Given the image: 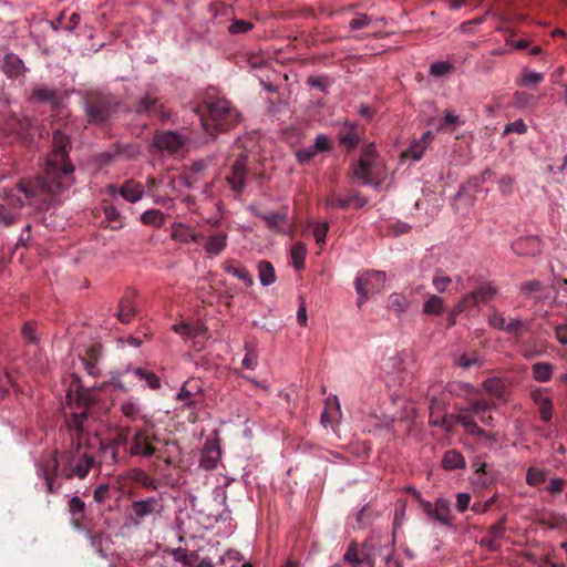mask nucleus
<instances>
[{
    "instance_id": "obj_7",
    "label": "nucleus",
    "mask_w": 567,
    "mask_h": 567,
    "mask_svg": "<svg viewBox=\"0 0 567 567\" xmlns=\"http://www.w3.org/2000/svg\"><path fill=\"white\" fill-rule=\"evenodd\" d=\"M203 386L198 380L189 379L183 383L176 393V400L187 409H194L203 398Z\"/></svg>"
},
{
    "instance_id": "obj_32",
    "label": "nucleus",
    "mask_w": 567,
    "mask_h": 567,
    "mask_svg": "<svg viewBox=\"0 0 567 567\" xmlns=\"http://www.w3.org/2000/svg\"><path fill=\"white\" fill-rule=\"evenodd\" d=\"M410 306V302L408 298L399 292H393L389 296L388 299V307L392 311H395L398 313H403L408 310Z\"/></svg>"
},
{
    "instance_id": "obj_47",
    "label": "nucleus",
    "mask_w": 567,
    "mask_h": 567,
    "mask_svg": "<svg viewBox=\"0 0 567 567\" xmlns=\"http://www.w3.org/2000/svg\"><path fill=\"white\" fill-rule=\"evenodd\" d=\"M543 79H544L543 73L529 71V72H525L523 74L520 83H522V85H525V86H532V85H537L538 83H540L543 81Z\"/></svg>"
},
{
    "instance_id": "obj_44",
    "label": "nucleus",
    "mask_w": 567,
    "mask_h": 567,
    "mask_svg": "<svg viewBox=\"0 0 567 567\" xmlns=\"http://www.w3.org/2000/svg\"><path fill=\"white\" fill-rule=\"evenodd\" d=\"M329 230L328 223H317L313 225V237L320 246L326 244L327 233Z\"/></svg>"
},
{
    "instance_id": "obj_12",
    "label": "nucleus",
    "mask_w": 567,
    "mask_h": 567,
    "mask_svg": "<svg viewBox=\"0 0 567 567\" xmlns=\"http://www.w3.org/2000/svg\"><path fill=\"white\" fill-rule=\"evenodd\" d=\"M512 248L520 256H537L542 251V241L537 236L520 237L512 244Z\"/></svg>"
},
{
    "instance_id": "obj_53",
    "label": "nucleus",
    "mask_w": 567,
    "mask_h": 567,
    "mask_svg": "<svg viewBox=\"0 0 567 567\" xmlns=\"http://www.w3.org/2000/svg\"><path fill=\"white\" fill-rule=\"evenodd\" d=\"M355 198L350 197L347 199L338 198L336 196H331L327 199V206L332 208H347Z\"/></svg>"
},
{
    "instance_id": "obj_25",
    "label": "nucleus",
    "mask_w": 567,
    "mask_h": 567,
    "mask_svg": "<svg viewBox=\"0 0 567 567\" xmlns=\"http://www.w3.org/2000/svg\"><path fill=\"white\" fill-rule=\"evenodd\" d=\"M258 278H259L260 284L265 287L275 284V281L277 279L276 274H275V268L269 261H267V260L259 261Z\"/></svg>"
},
{
    "instance_id": "obj_55",
    "label": "nucleus",
    "mask_w": 567,
    "mask_h": 567,
    "mask_svg": "<svg viewBox=\"0 0 567 567\" xmlns=\"http://www.w3.org/2000/svg\"><path fill=\"white\" fill-rule=\"evenodd\" d=\"M344 560L351 564H361L364 560L360 559L358 556L357 545L354 543L350 544L344 554Z\"/></svg>"
},
{
    "instance_id": "obj_42",
    "label": "nucleus",
    "mask_w": 567,
    "mask_h": 567,
    "mask_svg": "<svg viewBox=\"0 0 567 567\" xmlns=\"http://www.w3.org/2000/svg\"><path fill=\"white\" fill-rule=\"evenodd\" d=\"M135 313L134 307L130 301H122L120 303V310L117 312V318L121 322L127 323L131 321Z\"/></svg>"
},
{
    "instance_id": "obj_51",
    "label": "nucleus",
    "mask_w": 567,
    "mask_h": 567,
    "mask_svg": "<svg viewBox=\"0 0 567 567\" xmlns=\"http://www.w3.org/2000/svg\"><path fill=\"white\" fill-rule=\"evenodd\" d=\"M511 132H515L518 134H524L527 132V125L523 120H517L512 123H508L504 128V134H508Z\"/></svg>"
},
{
    "instance_id": "obj_64",
    "label": "nucleus",
    "mask_w": 567,
    "mask_h": 567,
    "mask_svg": "<svg viewBox=\"0 0 567 567\" xmlns=\"http://www.w3.org/2000/svg\"><path fill=\"white\" fill-rule=\"evenodd\" d=\"M241 364L249 370H254L257 367V354L252 351L247 352L241 361Z\"/></svg>"
},
{
    "instance_id": "obj_40",
    "label": "nucleus",
    "mask_w": 567,
    "mask_h": 567,
    "mask_svg": "<svg viewBox=\"0 0 567 567\" xmlns=\"http://www.w3.org/2000/svg\"><path fill=\"white\" fill-rule=\"evenodd\" d=\"M17 218V210H12L4 204H0V227H8Z\"/></svg>"
},
{
    "instance_id": "obj_35",
    "label": "nucleus",
    "mask_w": 567,
    "mask_h": 567,
    "mask_svg": "<svg viewBox=\"0 0 567 567\" xmlns=\"http://www.w3.org/2000/svg\"><path fill=\"white\" fill-rule=\"evenodd\" d=\"M141 220L146 225L162 226L165 221L164 214L158 209H150L142 214Z\"/></svg>"
},
{
    "instance_id": "obj_45",
    "label": "nucleus",
    "mask_w": 567,
    "mask_h": 567,
    "mask_svg": "<svg viewBox=\"0 0 567 567\" xmlns=\"http://www.w3.org/2000/svg\"><path fill=\"white\" fill-rule=\"evenodd\" d=\"M206 454H210V456H204L200 461V464L205 468H214L220 458L219 450L218 449H209V450H206Z\"/></svg>"
},
{
    "instance_id": "obj_48",
    "label": "nucleus",
    "mask_w": 567,
    "mask_h": 567,
    "mask_svg": "<svg viewBox=\"0 0 567 567\" xmlns=\"http://www.w3.org/2000/svg\"><path fill=\"white\" fill-rule=\"evenodd\" d=\"M370 18L364 13H357L355 17L349 22V28L353 31L360 30L369 25Z\"/></svg>"
},
{
    "instance_id": "obj_27",
    "label": "nucleus",
    "mask_w": 567,
    "mask_h": 567,
    "mask_svg": "<svg viewBox=\"0 0 567 567\" xmlns=\"http://www.w3.org/2000/svg\"><path fill=\"white\" fill-rule=\"evenodd\" d=\"M553 372L554 367L548 362H538L532 367L533 378L542 383L548 382L553 377Z\"/></svg>"
},
{
    "instance_id": "obj_56",
    "label": "nucleus",
    "mask_w": 567,
    "mask_h": 567,
    "mask_svg": "<svg viewBox=\"0 0 567 567\" xmlns=\"http://www.w3.org/2000/svg\"><path fill=\"white\" fill-rule=\"evenodd\" d=\"M471 503V496L467 493H458L456 495V508L460 513H464Z\"/></svg>"
},
{
    "instance_id": "obj_23",
    "label": "nucleus",
    "mask_w": 567,
    "mask_h": 567,
    "mask_svg": "<svg viewBox=\"0 0 567 567\" xmlns=\"http://www.w3.org/2000/svg\"><path fill=\"white\" fill-rule=\"evenodd\" d=\"M327 409L321 414V423L326 426L332 420L341 417V405L339 399L334 395L333 398H329L327 400Z\"/></svg>"
},
{
    "instance_id": "obj_34",
    "label": "nucleus",
    "mask_w": 567,
    "mask_h": 567,
    "mask_svg": "<svg viewBox=\"0 0 567 567\" xmlns=\"http://www.w3.org/2000/svg\"><path fill=\"white\" fill-rule=\"evenodd\" d=\"M133 373L135 379L144 380L151 389L157 390L161 388V380L154 372L136 368L133 370Z\"/></svg>"
},
{
    "instance_id": "obj_33",
    "label": "nucleus",
    "mask_w": 567,
    "mask_h": 567,
    "mask_svg": "<svg viewBox=\"0 0 567 567\" xmlns=\"http://www.w3.org/2000/svg\"><path fill=\"white\" fill-rule=\"evenodd\" d=\"M444 300L437 295H431L423 305L425 315L440 316L443 312Z\"/></svg>"
},
{
    "instance_id": "obj_57",
    "label": "nucleus",
    "mask_w": 567,
    "mask_h": 567,
    "mask_svg": "<svg viewBox=\"0 0 567 567\" xmlns=\"http://www.w3.org/2000/svg\"><path fill=\"white\" fill-rule=\"evenodd\" d=\"M542 289V282L539 280H530L522 284L520 291L525 295L537 292Z\"/></svg>"
},
{
    "instance_id": "obj_2",
    "label": "nucleus",
    "mask_w": 567,
    "mask_h": 567,
    "mask_svg": "<svg viewBox=\"0 0 567 567\" xmlns=\"http://www.w3.org/2000/svg\"><path fill=\"white\" fill-rule=\"evenodd\" d=\"M494 409V404L489 403L487 400H475L471 402L468 408L455 409L453 414V419L460 423L464 430L471 435H483L485 437V442L488 444H493L497 441L495 434H485L484 431L477 425L472 414L478 416L480 421L486 426H493V416L485 415L486 411Z\"/></svg>"
},
{
    "instance_id": "obj_6",
    "label": "nucleus",
    "mask_w": 567,
    "mask_h": 567,
    "mask_svg": "<svg viewBox=\"0 0 567 567\" xmlns=\"http://www.w3.org/2000/svg\"><path fill=\"white\" fill-rule=\"evenodd\" d=\"M408 355L400 353L395 350L389 351L379 360L378 368L380 373L391 380L395 381L405 370V361Z\"/></svg>"
},
{
    "instance_id": "obj_49",
    "label": "nucleus",
    "mask_w": 567,
    "mask_h": 567,
    "mask_svg": "<svg viewBox=\"0 0 567 567\" xmlns=\"http://www.w3.org/2000/svg\"><path fill=\"white\" fill-rule=\"evenodd\" d=\"M488 323L491 327H493L495 329L505 330L507 322H506L505 318L503 317V315H501L497 311H494L488 316Z\"/></svg>"
},
{
    "instance_id": "obj_29",
    "label": "nucleus",
    "mask_w": 567,
    "mask_h": 567,
    "mask_svg": "<svg viewBox=\"0 0 567 567\" xmlns=\"http://www.w3.org/2000/svg\"><path fill=\"white\" fill-rule=\"evenodd\" d=\"M123 415L131 420H137L138 417L145 419L143 415V406L138 400H128L121 405Z\"/></svg>"
},
{
    "instance_id": "obj_24",
    "label": "nucleus",
    "mask_w": 567,
    "mask_h": 567,
    "mask_svg": "<svg viewBox=\"0 0 567 567\" xmlns=\"http://www.w3.org/2000/svg\"><path fill=\"white\" fill-rule=\"evenodd\" d=\"M484 390L494 398L505 399L506 388L504 382L496 377L488 378L483 382Z\"/></svg>"
},
{
    "instance_id": "obj_60",
    "label": "nucleus",
    "mask_w": 567,
    "mask_h": 567,
    "mask_svg": "<svg viewBox=\"0 0 567 567\" xmlns=\"http://www.w3.org/2000/svg\"><path fill=\"white\" fill-rule=\"evenodd\" d=\"M250 29H251V23L244 21V20L236 21V22L231 23L228 28L230 33L247 32Z\"/></svg>"
},
{
    "instance_id": "obj_62",
    "label": "nucleus",
    "mask_w": 567,
    "mask_h": 567,
    "mask_svg": "<svg viewBox=\"0 0 567 567\" xmlns=\"http://www.w3.org/2000/svg\"><path fill=\"white\" fill-rule=\"evenodd\" d=\"M464 305L463 300L461 299L451 310L449 316V326L453 327L456 323V318L460 313L464 312Z\"/></svg>"
},
{
    "instance_id": "obj_63",
    "label": "nucleus",
    "mask_w": 567,
    "mask_h": 567,
    "mask_svg": "<svg viewBox=\"0 0 567 567\" xmlns=\"http://www.w3.org/2000/svg\"><path fill=\"white\" fill-rule=\"evenodd\" d=\"M340 142L348 147H354L359 142V137L353 131H350L340 137Z\"/></svg>"
},
{
    "instance_id": "obj_10",
    "label": "nucleus",
    "mask_w": 567,
    "mask_h": 567,
    "mask_svg": "<svg viewBox=\"0 0 567 567\" xmlns=\"http://www.w3.org/2000/svg\"><path fill=\"white\" fill-rule=\"evenodd\" d=\"M256 215L262 218L267 227L270 228L271 230L280 234H287L290 236L293 234V224L291 220H289L287 214H260L256 212Z\"/></svg>"
},
{
    "instance_id": "obj_59",
    "label": "nucleus",
    "mask_w": 567,
    "mask_h": 567,
    "mask_svg": "<svg viewBox=\"0 0 567 567\" xmlns=\"http://www.w3.org/2000/svg\"><path fill=\"white\" fill-rule=\"evenodd\" d=\"M312 147L316 148L317 153L328 151L330 147L328 137L324 134L318 135Z\"/></svg>"
},
{
    "instance_id": "obj_17",
    "label": "nucleus",
    "mask_w": 567,
    "mask_h": 567,
    "mask_svg": "<svg viewBox=\"0 0 567 567\" xmlns=\"http://www.w3.org/2000/svg\"><path fill=\"white\" fill-rule=\"evenodd\" d=\"M496 295V289L492 287L491 285H483L476 290L465 295L461 299L463 300V303H466L467 301H473L474 306H480L481 303H486L489 300L494 298Z\"/></svg>"
},
{
    "instance_id": "obj_18",
    "label": "nucleus",
    "mask_w": 567,
    "mask_h": 567,
    "mask_svg": "<svg viewBox=\"0 0 567 567\" xmlns=\"http://www.w3.org/2000/svg\"><path fill=\"white\" fill-rule=\"evenodd\" d=\"M532 398L539 408L542 420L548 422L551 419L553 410V402L550 398L542 389L533 390Z\"/></svg>"
},
{
    "instance_id": "obj_8",
    "label": "nucleus",
    "mask_w": 567,
    "mask_h": 567,
    "mask_svg": "<svg viewBox=\"0 0 567 567\" xmlns=\"http://www.w3.org/2000/svg\"><path fill=\"white\" fill-rule=\"evenodd\" d=\"M386 276L383 271H368L362 277L357 278L355 280V290L359 296L358 303L361 306L368 299L369 289L368 286L373 282L377 285L375 290L379 291L385 285Z\"/></svg>"
},
{
    "instance_id": "obj_21",
    "label": "nucleus",
    "mask_w": 567,
    "mask_h": 567,
    "mask_svg": "<svg viewBox=\"0 0 567 567\" xmlns=\"http://www.w3.org/2000/svg\"><path fill=\"white\" fill-rule=\"evenodd\" d=\"M228 236L225 233H219L209 236L207 243L204 246L206 254L209 256L220 255L227 247Z\"/></svg>"
},
{
    "instance_id": "obj_38",
    "label": "nucleus",
    "mask_w": 567,
    "mask_h": 567,
    "mask_svg": "<svg viewBox=\"0 0 567 567\" xmlns=\"http://www.w3.org/2000/svg\"><path fill=\"white\" fill-rule=\"evenodd\" d=\"M172 556L175 563L181 567H189L193 564V555L184 548H176L172 550Z\"/></svg>"
},
{
    "instance_id": "obj_20",
    "label": "nucleus",
    "mask_w": 567,
    "mask_h": 567,
    "mask_svg": "<svg viewBox=\"0 0 567 567\" xmlns=\"http://www.w3.org/2000/svg\"><path fill=\"white\" fill-rule=\"evenodd\" d=\"M118 194L127 202L135 203L142 199L144 189L141 183L127 181L118 188Z\"/></svg>"
},
{
    "instance_id": "obj_5",
    "label": "nucleus",
    "mask_w": 567,
    "mask_h": 567,
    "mask_svg": "<svg viewBox=\"0 0 567 567\" xmlns=\"http://www.w3.org/2000/svg\"><path fill=\"white\" fill-rule=\"evenodd\" d=\"M207 111L208 116L202 118V124L206 132H210V126H213L210 121L217 130L224 131L228 130L237 117V114L230 110L228 102L225 100L210 103Z\"/></svg>"
},
{
    "instance_id": "obj_26",
    "label": "nucleus",
    "mask_w": 567,
    "mask_h": 567,
    "mask_svg": "<svg viewBox=\"0 0 567 567\" xmlns=\"http://www.w3.org/2000/svg\"><path fill=\"white\" fill-rule=\"evenodd\" d=\"M450 503L445 498H439L435 502V508L432 512L433 517L443 525H450L451 524V517H450Z\"/></svg>"
},
{
    "instance_id": "obj_37",
    "label": "nucleus",
    "mask_w": 567,
    "mask_h": 567,
    "mask_svg": "<svg viewBox=\"0 0 567 567\" xmlns=\"http://www.w3.org/2000/svg\"><path fill=\"white\" fill-rule=\"evenodd\" d=\"M456 363H457V365H460L463 369H470L471 367H474V365L481 367L482 360L478 357V354H476V353H473L471 355H468L466 353H462V354L457 355Z\"/></svg>"
},
{
    "instance_id": "obj_39",
    "label": "nucleus",
    "mask_w": 567,
    "mask_h": 567,
    "mask_svg": "<svg viewBox=\"0 0 567 567\" xmlns=\"http://www.w3.org/2000/svg\"><path fill=\"white\" fill-rule=\"evenodd\" d=\"M86 112L89 121L92 123H101L109 117V111L103 106H90Z\"/></svg>"
},
{
    "instance_id": "obj_15",
    "label": "nucleus",
    "mask_w": 567,
    "mask_h": 567,
    "mask_svg": "<svg viewBox=\"0 0 567 567\" xmlns=\"http://www.w3.org/2000/svg\"><path fill=\"white\" fill-rule=\"evenodd\" d=\"M172 238L182 244L198 243L202 235L196 233L190 226L177 223L172 225Z\"/></svg>"
},
{
    "instance_id": "obj_61",
    "label": "nucleus",
    "mask_w": 567,
    "mask_h": 567,
    "mask_svg": "<svg viewBox=\"0 0 567 567\" xmlns=\"http://www.w3.org/2000/svg\"><path fill=\"white\" fill-rule=\"evenodd\" d=\"M192 329V324H188L186 322H181L173 326L174 332L178 333L183 338H190Z\"/></svg>"
},
{
    "instance_id": "obj_43",
    "label": "nucleus",
    "mask_w": 567,
    "mask_h": 567,
    "mask_svg": "<svg viewBox=\"0 0 567 567\" xmlns=\"http://www.w3.org/2000/svg\"><path fill=\"white\" fill-rule=\"evenodd\" d=\"M33 97L37 100V101H40V102H55V92L48 89V87H44V86H39V87H35L33 90Z\"/></svg>"
},
{
    "instance_id": "obj_22",
    "label": "nucleus",
    "mask_w": 567,
    "mask_h": 567,
    "mask_svg": "<svg viewBox=\"0 0 567 567\" xmlns=\"http://www.w3.org/2000/svg\"><path fill=\"white\" fill-rule=\"evenodd\" d=\"M58 460L52 457L48 462V468L42 470L41 467L38 470L39 475H41L45 481L47 492L54 493L58 487L54 486V477L58 470Z\"/></svg>"
},
{
    "instance_id": "obj_11",
    "label": "nucleus",
    "mask_w": 567,
    "mask_h": 567,
    "mask_svg": "<svg viewBox=\"0 0 567 567\" xmlns=\"http://www.w3.org/2000/svg\"><path fill=\"white\" fill-rule=\"evenodd\" d=\"M434 136L431 131H426L422 134L419 140L411 142L409 147L402 153V158L412 159L414 162L420 161L429 145L432 143Z\"/></svg>"
},
{
    "instance_id": "obj_31",
    "label": "nucleus",
    "mask_w": 567,
    "mask_h": 567,
    "mask_svg": "<svg viewBox=\"0 0 567 567\" xmlns=\"http://www.w3.org/2000/svg\"><path fill=\"white\" fill-rule=\"evenodd\" d=\"M156 505V499L154 497L144 499V501H137L133 503V511L137 518H143L145 516L151 515Z\"/></svg>"
},
{
    "instance_id": "obj_36",
    "label": "nucleus",
    "mask_w": 567,
    "mask_h": 567,
    "mask_svg": "<svg viewBox=\"0 0 567 567\" xmlns=\"http://www.w3.org/2000/svg\"><path fill=\"white\" fill-rule=\"evenodd\" d=\"M452 284V278L441 270L436 271L435 276L432 279V285L437 292H445L449 286Z\"/></svg>"
},
{
    "instance_id": "obj_16",
    "label": "nucleus",
    "mask_w": 567,
    "mask_h": 567,
    "mask_svg": "<svg viewBox=\"0 0 567 567\" xmlns=\"http://www.w3.org/2000/svg\"><path fill=\"white\" fill-rule=\"evenodd\" d=\"M133 370L131 367H126L124 370L112 372L110 383L122 391L131 390L135 384Z\"/></svg>"
},
{
    "instance_id": "obj_14",
    "label": "nucleus",
    "mask_w": 567,
    "mask_h": 567,
    "mask_svg": "<svg viewBox=\"0 0 567 567\" xmlns=\"http://www.w3.org/2000/svg\"><path fill=\"white\" fill-rule=\"evenodd\" d=\"M246 179V156L238 158L233 167L231 173L227 177L230 188L237 193H241L245 187Z\"/></svg>"
},
{
    "instance_id": "obj_50",
    "label": "nucleus",
    "mask_w": 567,
    "mask_h": 567,
    "mask_svg": "<svg viewBox=\"0 0 567 567\" xmlns=\"http://www.w3.org/2000/svg\"><path fill=\"white\" fill-rule=\"evenodd\" d=\"M317 154L318 153L316 152V148L311 146L305 150L297 151L296 157L300 164H306L309 163Z\"/></svg>"
},
{
    "instance_id": "obj_3",
    "label": "nucleus",
    "mask_w": 567,
    "mask_h": 567,
    "mask_svg": "<svg viewBox=\"0 0 567 567\" xmlns=\"http://www.w3.org/2000/svg\"><path fill=\"white\" fill-rule=\"evenodd\" d=\"M353 175L363 185H372L375 188L386 179V165L380 158L374 144L368 145L362 151L358 164L353 167Z\"/></svg>"
},
{
    "instance_id": "obj_4",
    "label": "nucleus",
    "mask_w": 567,
    "mask_h": 567,
    "mask_svg": "<svg viewBox=\"0 0 567 567\" xmlns=\"http://www.w3.org/2000/svg\"><path fill=\"white\" fill-rule=\"evenodd\" d=\"M94 464L95 457L93 453L86 446H83L82 439L79 437L78 442L72 445L68 453L63 472L68 478L78 477L82 480L89 474Z\"/></svg>"
},
{
    "instance_id": "obj_54",
    "label": "nucleus",
    "mask_w": 567,
    "mask_h": 567,
    "mask_svg": "<svg viewBox=\"0 0 567 567\" xmlns=\"http://www.w3.org/2000/svg\"><path fill=\"white\" fill-rule=\"evenodd\" d=\"M94 501L99 504L104 503L109 498V485H99L93 493Z\"/></svg>"
},
{
    "instance_id": "obj_13",
    "label": "nucleus",
    "mask_w": 567,
    "mask_h": 567,
    "mask_svg": "<svg viewBox=\"0 0 567 567\" xmlns=\"http://www.w3.org/2000/svg\"><path fill=\"white\" fill-rule=\"evenodd\" d=\"M132 455H142L150 457L155 453V449L152 444V437L144 431H138L133 436L130 447Z\"/></svg>"
},
{
    "instance_id": "obj_1",
    "label": "nucleus",
    "mask_w": 567,
    "mask_h": 567,
    "mask_svg": "<svg viewBox=\"0 0 567 567\" xmlns=\"http://www.w3.org/2000/svg\"><path fill=\"white\" fill-rule=\"evenodd\" d=\"M69 138L61 132L53 136V151L45 159L41 186L49 193L55 194L70 186L74 167L68 158Z\"/></svg>"
},
{
    "instance_id": "obj_41",
    "label": "nucleus",
    "mask_w": 567,
    "mask_h": 567,
    "mask_svg": "<svg viewBox=\"0 0 567 567\" xmlns=\"http://www.w3.org/2000/svg\"><path fill=\"white\" fill-rule=\"evenodd\" d=\"M546 478L544 470L537 467H530L526 475V481L530 486H537L543 483Z\"/></svg>"
},
{
    "instance_id": "obj_46",
    "label": "nucleus",
    "mask_w": 567,
    "mask_h": 567,
    "mask_svg": "<svg viewBox=\"0 0 567 567\" xmlns=\"http://www.w3.org/2000/svg\"><path fill=\"white\" fill-rule=\"evenodd\" d=\"M452 70V65L445 61L434 62L430 68V73L433 76H443Z\"/></svg>"
},
{
    "instance_id": "obj_19",
    "label": "nucleus",
    "mask_w": 567,
    "mask_h": 567,
    "mask_svg": "<svg viewBox=\"0 0 567 567\" xmlns=\"http://www.w3.org/2000/svg\"><path fill=\"white\" fill-rule=\"evenodd\" d=\"M1 69L9 78H18L24 72L22 60L13 53L6 54Z\"/></svg>"
},
{
    "instance_id": "obj_30",
    "label": "nucleus",
    "mask_w": 567,
    "mask_h": 567,
    "mask_svg": "<svg viewBox=\"0 0 567 567\" xmlns=\"http://www.w3.org/2000/svg\"><path fill=\"white\" fill-rule=\"evenodd\" d=\"M307 252H308L307 247L302 243H297L291 247L290 258H291L292 266L297 270H300L305 267V260H306Z\"/></svg>"
},
{
    "instance_id": "obj_58",
    "label": "nucleus",
    "mask_w": 567,
    "mask_h": 567,
    "mask_svg": "<svg viewBox=\"0 0 567 567\" xmlns=\"http://www.w3.org/2000/svg\"><path fill=\"white\" fill-rule=\"evenodd\" d=\"M234 277L238 278L247 287H250L254 284L252 276L248 272V270L245 267H238V271L234 272Z\"/></svg>"
},
{
    "instance_id": "obj_52",
    "label": "nucleus",
    "mask_w": 567,
    "mask_h": 567,
    "mask_svg": "<svg viewBox=\"0 0 567 567\" xmlns=\"http://www.w3.org/2000/svg\"><path fill=\"white\" fill-rule=\"evenodd\" d=\"M85 419V412L74 413L72 414L71 420L69 421V426L74 429L75 432L79 434L82 431V424Z\"/></svg>"
},
{
    "instance_id": "obj_9",
    "label": "nucleus",
    "mask_w": 567,
    "mask_h": 567,
    "mask_svg": "<svg viewBox=\"0 0 567 567\" xmlns=\"http://www.w3.org/2000/svg\"><path fill=\"white\" fill-rule=\"evenodd\" d=\"M185 143V138H183L178 133L171 131L157 134L153 141V145L156 148L171 154L178 152Z\"/></svg>"
},
{
    "instance_id": "obj_28",
    "label": "nucleus",
    "mask_w": 567,
    "mask_h": 567,
    "mask_svg": "<svg viewBox=\"0 0 567 567\" xmlns=\"http://www.w3.org/2000/svg\"><path fill=\"white\" fill-rule=\"evenodd\" d=\"M442 464L446 470L463 468L465 467V460L460 452L451 450L445 452L442 458Z\"/></svg>"
}]
</instances>
